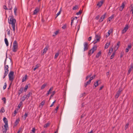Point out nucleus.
Returning a JSON list of instances; mask_svg holds the SVG:
<instances>
[{
    "label": "nucleus",
    "mask_w": 133,
    "mask_h": 133,
    "mask_svg": "<svg viewBox=\"0 0 133 133\" xmlns=\"http://www.w3.org/2000/svg\"><path fill=\"white\" fill-rule=\"evenodd\" d=\"M14 73L13 71H11L8 74L9 80L11 81V83L10 84L8 89H9L10 88V87L12 83V82L14 79Z\"/></svg>",
    "instance_id": "f257e3e1"
},
{
    "label": "nucleus",
    "mask_w": 133,
    "mask_h": 133,
    "mask_svg": "<svg viewBox=\"0 0 133 133\" xmlns=\"http://www.w3.org/2000/svg\"><path fill=\"white\" fill-rule=\"evenodd\" d=\"M8 21L9 23L10 24H12V25H15L16 20L12 16L8 18Z\"/></svg>",
    "instance_id": "f03ea898"
},
{
    "label": "nucleus",
    "mask_w": 133,
    "mask_h": 133,
    "mask_svg": "<svg viewBox=\"0 0 133 133\" xmlns=\"http://www.w3.org/2000/svg\"><path fill=\"white\" fill-rule=\"evenodd\" d=\"M18 49V44L16 41H14L13 43L12 51L14 52H16Z\"/></svg>",
    "instance_id": "7ed1b4c3"
},
{
    "label": "nucleus",
    "mask_w": 133,
    "mask_h": 133,
    "mask_svg": "<svg viewBox=\"0 0 133 133\" xmlns=\"http://www.w3.org/2000/svg\"><path fill=\"white\" fill-rule=\"evenodd\" d=\"M97 48V46H96L95 45L89 51L88 55L90 56L91 54L93 53L96 50Z\"/></svg>",
    "instance_id": "20e7f679"
},
{
    "label": "nucleus",
    "mask_w": 133,
    "mask_h": 133,
    "mask_svg": "<svg viewBox=\"0 0 133 133\" xmlns=\"http://www.w3.org/2000/svg\"><path fill=\"white\" fill-rule=\"evenodd\" d=\"M4 70L5 73L8 74L9 70L8 69L9 67L8 65H6V58L5 59L4 63Z\"/></svg>",
    "instance_id": "39448f33"
},
{
    "label": "nucleus",
    "mask_w": 133,
    "mask_h": 133,
    "mask_svg": "<svg viewBox=\"0 0 133 133\" xmlns=\"http://www.w3.org/2000/svg\"><path fill=\"white\" fill-rule=\"evenodd\" d=\"M95 38L96 41L95 40L93 42V43H94V44H96L97 42H99L101 37L99 35H96Z\"/></svg>",
    "instance_id": "423d86ee"
},
{
    "label": "nucleus",
    "mask_w": 133,
    "mask_h": 133,
    "mask_svg": "<svg viewBox=\"0 0 133 133\" xmlns=\"http://www.w3.org/2000/svg\"><path fill=\"white\" fill-rule=\"evenodd\" d=\"M6 57L7 56H6V64H7V65H12V59L10 58H9L7 60Z\"/></svg>",
    "instance_id": "0eeeda50"
},
{
    "label": "nucleus",
    "mask_w": 133,
    "mask_h": 133,
    "mask_svg": "<svg viewBox=\"0 0 133 133\" xmlns=\"http://www.w3.org/2000/svg\"><path fill=\"white\" fill-rule=\"evenodd\" d=\"M106 15L107 13L106 12L103 15L101 16L99 21V22L101 23L102 22L104 19L105 18Z\"/></svg>",
    "instance_id": "6e6552de"
},
{
    "label": "nucleus",
    "mask_w": 133,
    "mask_h": 133,
    "mask_svg": "<svg viewBox=\"0 0 133 133\" xmlns=\"http://www.w3.org/2000/svg\"><path fill=\"white\" fill-rule=\"evenodd\" d=\"M128 24L126 25L124 27V29L122 30V34H123L125 33L128 30Z\"/></svg>",
    "instance_id": "1a4fd4ad"
},
{
    "label": "nucleus",
    "mask_w": 133,
    "mask_h": 133,
    "mask_svg": "<svg viewBox=\"0 0 133 133\" xmlns=\"http://www.w3.org/2000/svg\"><path fill=\"white\" fill-rule=\"evenodd\" d=\"M84 51L87 50L88 49L89 46H88V44L87 42H85L84 43Z\"/></svg>",
    "instance_id": "9d476101"
},
{
    "label": "nucleus",
    "mask_w": 133,
    "mask_h": 133,
    "mask_svg": "<svg viewBox=\"0 0 133 133\" xmlns=\"http://www.w3.org/2000/svg\"><path fill=\"white\" fill-rule=\"evenodd\" d=\"M121 93V91L119 90L116 93V94L115 96V98H118L119 96L120 95Z\"/></svg>",
    "instance_id": "9b49d317"
},
{
    "label": "nucleus",
    "mask_w": 133,
    "mask_h": 133,
    "mask_svg": "<svg viewBox=\"0 0 133 133\" xmlns=\"http://www.w3.org/2000/svg\"><path fill=\"white\" fill-rule=\"evenodd\" d=\"M130 9V12H132V16H133V4H131L129 8Z\"/></svg>",
    "instance_id": "f8f14e48"
},
{
    "label": "nucleus",
    "mask_w": 133,
    "mask_h": 133,
    "mask_svg": "<svg viewBox=\"0 0 133 133\" xmlns=\"http://www.w3.org/2000/svg\"><path fill=\"white\" fill-rule=\"evenodd\" d=\"M23 87H21L18 91V96L20 95V94L23 92Z\"/></svg>",
    "instance_id": "ddd939ff"
},
{
    "label": "nucleus",
    "mask_w": 133,
    "mask_h": 133,
    "mask_svg": "<svg viewBox=\"0 0 133 133\" xmlns=\"http://www.w3.org/2000/svg\"><path fill=\"white\" fill-rule=\"evenodd\" d=\"M3 121L5 123V124L4 125L8 126V122L7 118L4 117L3 119Z\"/></svg>",
    "instance_id": "4468645a"
},
{
    "label": "nucleus",
    "mask_w": 133,
    "mask_h": 133,
    "mask_svg": "<svg viewBox=\"0 0 133 133\" xmlns=\"http://www.w3.org/2000/svg\"><path fill=\"white\" fill-rule=\"evenodd\" d=\"M4 128L2 130V132L3 133H6L7 130V128L8 127V126L4 125Z\"/></svg>",
    "instance_id": "2eb2a0df"
},
{
    "label": "nucleus",
    "mask_w": 133,
    "mask_h": 133,
    "mask_svg": "<svg viewBox=\"0 0 133 133\" xmlns=\"http://www.w3.org/2000/svg\"><path fill=\"white\" fill-rule=\"evenodd\" d=\"M32 95V93L31 92H29L28 94L26 96V99L27 100L29 97Z\"/></svg>",
    "instance_id": "dca6fc26"
},
{
    "label": "nucleus",
    "mask_w": 133,
    "mask_h": 133,
    "mask_svg": "<svg viewBox=\"0 0 133 133\" xmlns=\"http://www.w3.org/2000/svg\"><path fill=\"white\" fill-rule=\"evenodd\" d=\"M120 44V42H118L117 44V45L115 46V48H114V50H115L116 51L117 49H118V48L119 47V45Z\"/></svg>",
    "instance_id": "f3484780"
},
{
    "label": "nucleus",
    "mask_w": 133,
    "mask_h": 133,
    "mask_svg": "<svg viewBox=\"0 0 133 133\" xmlns=\"http://www.w3.org/2000/svg\"><path fill=\"white\" fill-rule=\"evenodd\" d=\"M103 3V1H101L99 2H98L97 4V5L99 7H100L102 5Z\"/></svg>",
    "instance_id": "a211bd4d"
},
{
    "label": "nucleus",
    "mask_w": 133,
    "mask_h": 133,
    "mask_svg": "<svg viewBox=\"0 0 133 133\" xmlns=\"http://www.w3.org/2000/svg\"><path fill=\"white\" fill-rule=\"evenodd\" d=\"M19 121L20 119L19 118L17 119L15 122L14 123V125L15 126H16L18 124Z\"/></svg>",
    "instance_id": "6ab92c4d"
},
{
    "label": "nucleus",
    "mask_w": 133,
    "mask_h": 133,
    "mask_svg": "<svg viewBox=\"0 0 133 133\" xmlns=\"http://www.w3.org/2000/svg\"><path fill=\"white\" fill-rule=\"evenodd\" d=\"M39 9H36L34 11L33 13V15H35L39 11Z\"/></svg>",
    "instance_id": "aec40b11"
},
{
    "label": "nucleus",
    "mask_w": 133,
    "mask_h": 133,
    "mask_svg": "<svg viewBox=\"0 0 133 133\" xmlns=\"http://www.w3.org/2000/svg\"><path fill=\"white\" fill-rule=\"evenodd\" d=\"M116 51L115 50H114V51L113 52L112 54L111 55V56L110 58V59H112L114 58V56L115 54Z\"/></svg>",
    "instance_id": "412c9836"
},
{
    "label": "nucleus",
    "mask_w": 133,
    "mask_h": 133,
    "mask_svg": "<svg viewBox=\"0 0 133 133\" xmlns=\"http://www.w3.org/2000/svg\"><path fill=\"white\" fill-rule=\"evenodd\" d=\"M27 76L26 75L25 76L23 77L22 79V82H23L24 81H25L27 79Z\"/></svg>",
    "instance_id": "4be33fe9"
},
{
    "label": "nucleus",
    "mask_w": 133,
    "mask_h": 133,
    "mask_svg": "<svg viewBox=\"0 0 133 133\" xmlns=\"http://www.w3.org/2000/svg\"><path fill=\"white\" fill-rule=\"evenodd\" d=\"M91 82H90V81H87L86 83H84V87H86L87 86V85L89 84L90 83H91Z\"/></svg>",
    "instance_id": "5701e85b"
},
{
    "label": "nucleus",
    "mask_w": 133,
    "mask_h": 133,
    "mask_svg": "<svg viewBox=\"0 0 133 133\" xmlns=\"http://www.w3.org/2000/svg\"><path fill=\"white\" fill-rule=\"evenodd\" d=\"M101 51H99L96 55V58H98L99 56L101 55Z\"/></svg>",
    "instance_id": "b1692460"
},
{
    "label": "nucleus",
    "mask_w": 133,
    "mask_h": 133,
    "mask_svg": "<svg viewBox=\"0 0 133 133\" xmlns=\"http://www.w3.org/2000/svg\"><path fill=\"white\" fill-rule=\"evenodd\" d=\"M110 42H109V43H107L105 45L104 48L106 49L110 45Z\"/></svg>",
    "instance_id": "393cba45"
},
{
    "label": "nucleus",
    "mask_w": 133,
    "mask_h": 133,
    "mask_svg": "<svg viewBox=\"0 0 133 133\" xmlns=\"http://www.w3.org/2000/svg\"><path fill=\"white\" fill-rule=\"evenodd\" d=\"M29 85H30L29 84H28V85H25V86L24 88V89H23V90H24V91L25 92L26 91L27 89L28 88Z\"/></svg>",
    "instance_id": "a878e982"
},
{
    "label": "nucleus",
    "mask_w": 133,
    "mask_h": 133,
    "mask_svg": "<svg viewBox=\"0 0 133 133\" xmlns=\"http://www.w3.org/2000/svg\"><path fill=\"white\" fill-rule=\"evenodd\" d=\"M3 8L5 10H11V9H12V7H11V8L8 9V8H7L6 6V5H4V6H3Z\"/></svg>",
    "instance_id": "bb28decb"
},
{
    "label": "nucleus",
    "mask_w": 133,
    "mask_h": 133,
    "mask_svg": "<svg viewBox=\"0 0 133 133\" xmlns=\"http://www.w3.org/2000/svg\"><path fill=\"white\" fill-rule=\"evenodd\" d=\"M114 15H112L108 18V20L109 21H110L111 20L114 18Z\"/></svg>",
    "instance_id": "cd10ccee"
},
{
    "label": "nucleus",
    "mask_w": 133,
    "mask_h": 133,
    "mask_svg": "<svg viewBox=\"0 0 133 133\" xmlns=\"http://www.w3.org/2000/svg\"><path fill=\"white\" fill-rule=\"evenodd\" d=\"M46 84H43L41 87V89L42 90L44 89L45 87L46 86Z\"/></svg>",
    "instance_id": "c85d7f7f"
},
{
    "label": "nucleus",
    "mask_w": 133,
    "mask_h": 133,
    "mask_svg": "<svg viewBox=\"0 0 133 133\" xmlns=\"http://www.w3.org/2000/svg\"><path fill=\"white\" fill-rule=\"evenodd\" d=\"M4 41L6 46H8L9 45V43L7 39L6 38H5L4 39Z\"/></svg>",
    "instance_id": "c756f323"
},
{
    "label": "nucleus",
    "mask_w": 133,
    "mask_h": 133,
    "mask_svg": "<svg viewBox=\"0 0 133 133\" xmlns=\"http://www.w3.org/2000/svg\"><path fill=\"white\" fill-rule=\"evenodd\" d=\"M48 50V48L47 47H46L43 50V55L44 54L46 53L47 50Z\"/></svg>",
    "instance_id": "7c9ffc66"
},
{
    "label": "nucleus",
    "mask_w": 133,
    "mask_h": 133,
    "mask_svg": "<svg viewBox=\"0 0 133 133\" xmlns=\"http://www.w3.org/2000/svg\"><path fill=\"white\" fill-rule=\"evenodd\" d=\"M113 49L112 48H111L109 50V52L108 53V55H110L111 53L112 52Z\"/></svg>",
    "instance_id": "2f4dec72"
},
{
    "label": "nucleus",
    "mask_w": 133,
    "mask_h": 133,
    "mask_svg": "<svg viewBox=\"0 0 133 133\" xmlns=\"http://www.w3.org/2000/svg\"><path fill=\"white\" fill-rule=\"evenodd\" d=\"M95 76L96 75H94L92 77H90L89 81H90V82H91V81L95 78Z\"/></svg>",
    "instance_id": "473e14b6"
},
{
    "label": "nucleus",
    "mask_w": 133,
    "mask_h": 133,
    "mask_svg": "<svg viewBox=\"0 0 133 133\" xmlns=\"http://www.w3.org/2000/svg\"><path fill=\"white\" fill-rule=\"evenodd\" d=\"M26 99V97L25 95H24L23 96L22 98V101H24L25 99Z\"/></svg>",
    "instance_id": "72a5a7b5"
},
{
    "label": "nucleus",
    "mask_w": 133,
    "mask_h": 133,
    "mask_svg": "<svg viewBox=\"0 0 133 133\" xmlns=\"http://www.w3.org/2000/svg\"><path fill=\"white\" fill-rule=\"evenodd\" d=\"M5 112V110L4 107H2L0 111V112L1 113L4 112Z\"/></svg>",
    "instance_id": "f704fd0d"
},
{
    "label": "nucleus",
    "mask_w": 133,
    "mask_h": 133,
    "mask_svg": "<svg viewBox=\"0 0 133 133\" xmlns=\"http://www.w3.org/2000/svg\"><path fill=\"white\" fill-rule=\"evenodd\" d=\"M98 80L96 82H95L94 83V85L95 87H97L98 85Z\"/></svg>",
    "instance_id": "c9c22d12"
},
{
    "label": "nucleus",
    "mask_w": 133,
    "mask_h": 133,
    "mask_svg": "<svg viewBox=\"0 0 133 133\" xmlns=\"http://www.w3.org/2000/svg\"><path fill=\"white\" fill-rule=\"evenodd\" d=\"M39 67V64H37L36 66H35V67L34 68V71H35V70L37 69V68H38Z\"/></svg>",
    "instance_id": "e433bc0d"
},
{
    "label": "nucleus",
    "mask_w": 133,
    "mask_h": 133,
    "mask_svg": "<svg viewBox=\"0 0 133 133\" xmlns=\"http://www.w3.org/2000/svg\"><path fill=\"white\" fill-rule=\"evenodd\" d=\"M59 32V30H57V31H56L54 33V34H55L54 35H53V36H55L56 35H57L58 32Z\"/></svg>",
    "instance_id": "4c0bfd02"
},
{
    "label": "nucleus",
    "mask_w": 133,
    "mask_h": 133,
    "mask_svg": "<svg viewBox=\"0 0 133 133\" xmlns=\"http://www.w3.org/2000/svg\"><path fill=\"white\" fill-rule=\"evenodd\" d=\"M78 8V6L77 5H76L75 6H74L72 9L74 10H75L76 9H77Z\"/></svg>",
    "instance_id": "58836bf2"
},
{
    "label": "nucleus",
    "mask_w": 133,
    "mask_h": 133,
    "mask_svg": "<svg viewBox=\"0 0 133 133\" xmlns=\"http://www.w3.org/2000/svg\"><path fill=\"white\" fill-rule=\"evenodd\" d=\"M59 54L58 52H57V53H56L55 54V56H54V58L55 59L56 58L58 57V56Z\"/></svg>",
    "instance_id": "ea45409f"
},
{
    "label": "nucleus",
    "mask_w": 133,
    "mask_h": 133,
    "mask_svg": "<svg viewBox=\"0 0 133 133\" xmlns=\"http://www.w3.org/2000/svg\"><path fill=\"white\" fill-rule=\"evenodd\" d=\"M50 125V124L49 123H47L45 124L44 127L46 128L48 127Z\"/></svg>",
    "instance_id": "a19ab883"
},
{
    "label": "nucleus",
    "mask_w": 133,
    "mask_h": 133,
    "mask_svg": "<svg viewBox=\"0 0 133 133\" xmlns=\"http://www.w3.org/2000/svg\"><path fill=\"white\" fill-rule=\"evenodd\" d=\"M112 32V30H111V31H110V30H109V31L108 32V35H106V36H107V37H108V36H109L110 35V33Z\"/></svg>",
    "instance_id": "79ce46f5"
},
{
    "label": "nucleus",
    "mask_w": 133,
    "mask_h": 133,
    "mask_svg": "<svg viewBox=\"0 0 133 133\" xmlns=\"http://www.w3.org/2000/svg\"><path fill=\"white\" fill-rule=\"evenodd\" d=\"M53 87H51L49 89V90L48 91V92L50 93V94L51 93V91H52L53 89Z\"/></svg>",
    "instance_id": "37998d69"
},
{
    "label": "nucleus",
    "mask_w": 133,
    "mask_h": 133,
    "mask_svg": "<svg viewBox=\"0 0 133 133\" xmlns=\"http://www.w3.org/2000/svg\"><path fill=\"white\" fill-rule=\"evenodd\" d=\"M92 75V74H91L88 75L86 77V80L88 79L89 78H90Z\"/></svg>",
    "instance_id": "c03bdc74"
},
{
    "label": "nucleus",
    "mask_w": 133,
    "mask_h": 133,
    "mask_svg": "<svg viewBox=\"0 0 133 133\" xmlns=\"http://www.w3.org/2000/svg\"><path fill=\"white\" fill-rule=\"evenodd\" d=\"M82 13V10H80L78 12L76 13V14L77 15H79L81 14Z\"/></svg>",
    "instance_id": "a18cd8bd"
},
{
    "label": "nucleus",
    "mask_w": 133,
    "mask_h": 133,
    "mask_svg": "<svg viewBox=\"0 0 133 133\" xmlns=\"http://www.w3.org/2000/svg\"><path fill=\"white\" fill-rule=\"evenodd\" d=\"M125 3V2H123L122 3L121 6H120L122 8H123V9L124 8V6H125L124 3Z\"/></svg>",
    "instance_id": "49530a36"
},
{
    "label": "nucleus",
    "mask_w": 133,
    "mask_h": 133,
    "mask_svg": "<svg viewBox=\"0 0 133 133\" xmlns=\"http://www.w3.org/2000/svg\"><path fill=\"white\" fill-rule=\"evenodd\" d=\"M129 125V123H128L125 126V130H126L128 128V126Z\"/></svg>",
    "instance_id": "de8ad7c7"
},
{
    "label": "nucleus",
    "mask_w": 133,
    "mask_h": 133,
    "mask_svg": "<svg viewBox=\"0 0 133 133\" xmlns=\"http://www.w3.org/2000/svg\"><path fill=\"white\" fill-rule=\"evenodd\" d=\"M45 101L44 100L43 101H42L40 103V104L43 106V105L45 103Z\"/></svg>",
    "instance_id": "09e8293b"
},
{
    "label": "nucleus",
    "mask_w": 133,
    "mask_h": 133,
    "mask_svg": "<svg viewBox=\"0 0 133 133\" xmlns=\"http://www.w3.org/2000/svg\"><path fill=\"white\" fill-rule=\"evenodd\" d=\"M22 104V101L20 102V103L18 105V107L20 108L21 106V105Z\"/></svg>",
    "instance_id": "8fccbe9b"
},
{
    "label": "nucleus",
    "mask_w": 133,
    "mask_h": 133,
    "mask_svg": "<svg viewBox=\"0 0 133 133\" xmlns=\"http://www.w3.org/2000/svg\"><path fill=\"white\" fill-rule=\"evenodd\" d=\"M2 100L3 101V102L4 104H5L6 103V98L5 97H4L2 98Z\"/></svg>",
    "instance_id": "3c124183"
},
{
    "label": "nucleus",
    "mask_w": 133,
    "mask_h": 133,
    "mask_svg": "<svg viewBox=\"0 0 133 133\" xmlns=\"http://www.w3.org/2000/svg\"><path fill=\"white\" fill-rule=\"evenodd\" d=\"M7 84L6 83H4V85L3 87V89L4 90L5 89L6 87Z\"/></svg>",
    "instance_id": "603ef678"
},
{
    "label": "nucleus",
    "mask_w": 133,
    "mask_h": 133,
    "mask_svg": "<svg viewBox=\"0 0 133 133\" xmlns=\"http://www.w3.org/2000/svg\"><path fill=\"white\" fill-rule=\"evenodd\" d=\"M12 26L13 28V31L15 32V25H12Z\"/></svg>",
    "instance_id": "864d4df0"
},
{
    "label": "nucleus",
    "mask_w": 133,
    "mask_h": 133,
    "mask_svg": "<svg viewBox=\"0 0 133 133\" xmlns=\"http://www.w3.org/2000/svg\"><path fill=\"white\" fill-rule=\"evenodd\" d=\"M131 70H132V69H131V68H130L129 69L128 71V75L130 74L131 71Z\"/></svg>",
    "instance_id": "5fc2aeb1"
},
{
    "label": "nucleus",
    "mask_w": 133,
    "mask_h": 133,
    "mask_svg": "<svg viewBox=\"0 0 133 133\" xmlns=\"http://www.w3.org/2000/svg\"><path fill=\"white\" fill-rule=\"evenodd\" d=\"M61 9L56 14L57 17L59 15H60V14L61 13Z\"/></svg>",
    "instance_id": "6e6d98bb"
},
{
    "label": "nucleus",
    "mask_w": 133,
    "mask_h": 133,
    "mask_svg": "<svg viewBox=\"0 0 133 133\" xmlns=\"http://www.w3.org/2000/svg\"><path fill=\"white\" fill-rule=\"evenodd\" d=\"M99 17L100 16L99 15H98L96 16L95 17V19L97 20H98L99 19Z\"/></svg>",
    "instance_id": "4d7b16f0"
},
{
    "label": "nucleus",
    "mask_w": 133,
    "mask_h": 133,
    "mask_svg": "<svg viewBox=\"0 0 133 133\" xmlns=\"http://www.w3.org/2000/svg\"><path fill=\"white\" fill-rule=\"evenodd\" d=\"M8 74H7V73H4V75L3 76V78L4 79V78H5L6 76Z\"/></svg>",
    "instance_id": "13d9d810"
},
{
    "label": "nucleus",
    "mask_w": 133,
    "mask_h": 133,
    "mask_svg": "<svg viewBox=\"0 0 133 133\" xmlns=\"http://www.w3.org/2000/svg\"><path fill=\"white\" fill-rule=\"evenodd\" d=\"M32 131L33 133H35V128H33L32 130Z\"/></svg>",
    "instance_id": "bf43d9fd"
},
{
    "label": "nucleus",
    "mask_w": 133,
    "mask_h": 133,
    "mask_svg": "<svg viewBox=\"0 0 133 133\" xmlns=\"http://www.w3.org/2000/svg\"><path fill=\"white\" fill-rule=\"evenodd\" d=\"M7 31L8 32V35H10V31L9 29H8Z\"/></svg>",
    "instance_id": "052dcab7"
},
{
    "label": "nucleus",
    "mask_w": 133,
    "mask_h": 133,
    "mask_svg": "<svg viewBox=\"0 0 133 133\" xmlns=\"http://www.w3.org/2000/svg\"><path fill=\"white\" fill-rule=\"evenodd\" d=\"M28 114L26 113L24 115V117L25 118V119L26 117H27L28 116Z\"/></svg>",
    "instance_id": "680f3d73"
},
{
    "label": "nucleus",
    "mask_w": 133,
    "mask_h": 133,
    "mask_svg": "<svg viewBox=\"0 0 133 133\" xmlns=\"http://www.w3.org/2000/svg\"><path fill=\"white\" fill-rule=\"evenodd\" d=\"M72 18L73 19H71V26H72V23L73 22L74 19H75V18Z\"/></svg>",
    "instance_id": "e2e57ef3"
},
{
    "label": "nucleus",
    "mask_w": 133,
    "mask_h": 133,
    "mask_svg": "<svg viewBox=\"0 0 133 133\" xmlns=\"http://www.w3.org/2000/svg\"><path fill=\"white\" fill-rule=\"evenodd\" d=\"M66 25H64L62 26V28L63 29H64L66 28Z\"/></svg>",
    "instance_id": "0e129e2a"
},
{
    "label": "nucleus",
    "mask_w": 133,
    "mask_h": 133,
    "mask_svg": "<svg viewBox=\"0 0 133 133\" xmlns=\"http://www.w3.org/2000/svg\"><path fill=\"white\" fill-rule=\"evenodd\" d=\"M17 113V112H16V110H15V111H14V116H15Z\"/></svg>",
    "instance_id": "69168bd1"
},
{
    "label": "nucleus",
    "mask_w": 133,
    "mask_h": 133,
    "mask_svg": "<svg viewBox=\"0 0 133 133\" xmlns=\"http://www.w3.org/2000/svg\"><path fill=\"white\" fill-rule=\"evenodd\" d=\"M123 8H122L120 6L119 8V10L121 11H122L123 10Z\"/></svg>",
    "instance_id": "338daca9"
},
{
    "label": "nucleus",
    "mask_w": 133,
    "mask_h": 133,
    "mask_svg": "<svg viewBox=\"0 0 133 133\" xmlns=\"http://www.w3.org/2000/svg\"><path fill=\"white\" fill-rule=\"evenodd\" d=\"M91 39V37L90 36L88 38V40L89 41H90Z\"/></svg>",
    "instance_id": "774afa93"
}]
</instances>
